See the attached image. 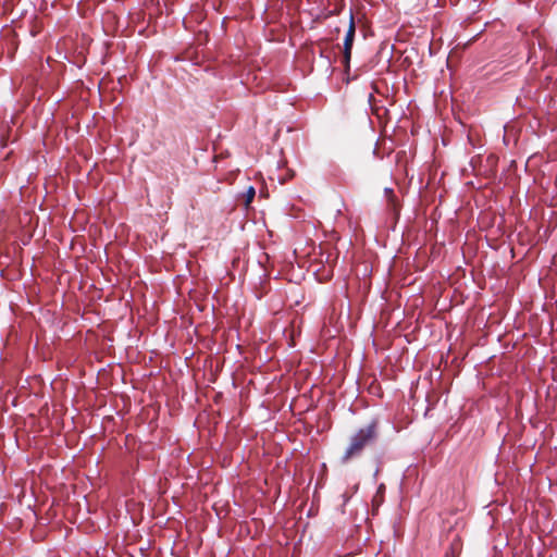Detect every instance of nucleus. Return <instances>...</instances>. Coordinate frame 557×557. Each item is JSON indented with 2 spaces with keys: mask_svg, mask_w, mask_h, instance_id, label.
<instances>
[{
  "mask_svg": "<svg viewBox=\"0 0 557 557\" xmlns=\"http://www.w3.org/2000/svg\"><path fill=\"white\" fill-rule=\"evenodd\" d=\"M379 419L373 418L367 425L359 428L349 437L348 445L341 457V462L343 465L348 463L352 459L359 458L367 447L375 444L379 437Z\"/></svg>",
  "mask_w": 557,
  "mask_h": 557,
  "instance_id": "1",
  "label": "nucleus"
},
{
  "mask_svg": "<svg viewBox=\"0 0 557 557\" xmlns=\"http://www.w3.org/2000/svg\"><path fill=\"white\" fill-rule=\"evenodd\" d=\"M255 195H256V190L252 186H249V188L247 189V191L244 194V197H245V208L248 209L250 207V203L251 201L253 200L255 198Z\"/></svg>",
  "mask_w": 557,
  "mask_h": 557,
  "instance_id": "5",
  "label": "nucleus"
},
{
  "mask_svg": "<svg viewBox=\"0 0 557 557\" xmlns=\"http://www.w3.org/2000/svg\"><path fill=\"white\" fill-rule=\"evenodd\" d=\"M384 195H385V198H386L389 209L393 211H396L397 203H396V197H395L394 190L392 188L386 187L384 189Z\"/></svg>",
  "mask_w": 557,
  "mask_h": 557,
  "instance_id": "4",
  "label": "nucleus"
},
{
  "mask_svg": "<svg viewBox=\"0 0 557 557\" xmlns=\"http://www.w3.org/2000/svg\"><path fill=\"white\" fill-rule=\"evenodd\" d=\"M461 552V541L458 534H453L449 543V552H446L445 557H458Z\"/></svg>",
  "mask_w": 557,
  "mask_h": 557,
  "instance_id": "3",
  "label": "nucleus"
},
{
  "mask_svg": "<svg viewBox=\"0 0 557 557\" xmlns=\"http://www.w3.org/2000/svg\"><path fill=\"white\" fill-rule=\"evenodd\" d=\"M355 30L356 29H355L354 17H352V15H350L349 27L346 33L345 39H344V52H343V59H344L343 61H344V64L347 70L349 69V63H350V58H351V49H352V44H354V38H355Z\"/></svg>",
  "mask_w": 557,
  "mask_h": 557,
  "instance_id": "2",
  "label": "nucleus"
}]
</instances>
